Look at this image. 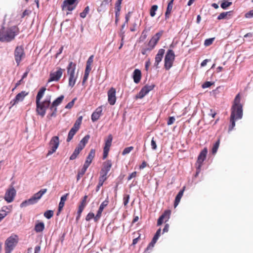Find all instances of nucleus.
Listing matches in <instances>:
<instances>
[{"mask_svg":"<svg viewBox=\"0 0 253 253\" xmlns=\"http://www.w3.org/2000/svg\"><path fill=\"white\" fill-rule=\"evenodd\" d=\"M46 88L42 87L36 96V112L38 115L43 117L46 113V110L48 108L50 104L51 96L46 95L44 100L41 101V99L44 95Z\"/></svg>","mask_w":253,"mask_h":253,"instance_id":"obj_1","label":"nucleus"},{"mask_svg":"<svg viewBox=\"0 0 253 253\" xmlns=\"http://www.w3.org/2000/svg\"><path fill=\"white\" fill-rule=\"evenodd\" d=\"M243 116L242 106L240 104V97L239 94L236 95L234 104L232 106L230 116L231 125L229 127V131L232 130L235 126V121L241 119Z\"/></svg>","mask_w":253,"mask_h":253,"instance_id":"obj_2","label":"nucleus"},{"mask_svg":"<svg viewBox=\"0 0 253 253\" xmlns=\"http://www.w3.org/2000/svg\"><path fill=\"white\" fill-rule=\"evenodd\" d=\"M18 33V28L16 26H12L8 28L2 27L0 29V41L10 42L15 39Z\"/></svg>","mask_w":253,"mask_h":253,"instance_id":"obj_3","label":"nucleus"},{"mask_svg":"<svg viewBox=\"0 0 253 253\" xmlns=\"http://www.w3.org/2000/svg\"><path fill=\"white\" fill-rule=\"evenodd\" d=\"M18 241V237L16 235H12L5 242V253H11Z\"/></svg>","mask_w":253,"mask_h":253,"instance_id":"obj_4","label":"nucleus"},{"mask_svg":"<svg viewBox=\"0 0 253 253\" xmlns=\"http://www.w3.org/2000/svg\"><path fill=\"white\" fill-rule=\"evenodd\" d=\"M82 119L83 117L80 116L76 121L75 123L74 124L73 127L70 129V130L69 132L68 137L67 138V142H70L72 139L74 135L79 130L82 123Z\"/></svg>","mask_w":253,"mask_h":253,"instance_id":"obj_5","label":"nucleus"},{"mask_svg":"<svg viewBox=\"0 0 253 253\" xmlns=\"http://www.w3.org/2000/svg\"><path fill=\"white\" fill-rule=\"evenodd\" d=\"M174 58L173 51L171 49L168 50L165 57V68L166 70H168L172 67Z\"/></svg>","mask_w":253,"mask_h":253,"instance_id":"obj_6","label":"nucleus"},{"mask_svg":"<svg viewBox=\"0 0 253 253\" xmlns=\"http://www.w3.org/2000/svg\"><path fill=\"white\" fill-rule=\"evenodd\" d=\"M59 145V140L58 136H55L51 138L49 143V150L47 154V156L54 153L57 149Z\"/></svg>","mask_w":253,"mask_h":253,"instance_id":"obj_7","label":"nucleus"},{"mask_svg":"<svg viewBox=\"0 0 253 253\" xmlns=\"http://www.w3.org/2000/svg\"><path fill=\"white\" fill-rule=\"evenodd\" d=\"M14 54L15 60L17 65L18 66L22 59L25 57L24 48L22 46H17L15 49Z\"/></svg>","mask_w":253,"mask_h":253,"instance_id":"obj_8","label":"nucleus"},{"mask_svg":"<svg viewBox=\"0 0 253 253\" xmlns=\"http://www.w3.org/2000/svg\"><path fill=\"white\" fill-rule=\"evenodd\" d=\"M16 194V191L13 186L8 188L5 193L4 199L8 203L13 201Z\"/></svg>","mask_w":253,"mask_h":253,"instance_id":"obj_9","label":"nucleus"},{"mask_svg":"<svg viewBox=\"0 0 253 253\" xmlns=\"http://www.w3.org/2000/svg\"><path fill=\"white\" fill-rule=\"evenodd\" d=\"M208 153V150L207 148H204L200 153L199 154L198 160H197V163L198 164V166L197 167V170L196 172V174L195 176L198 175V173L200 172V168L202 166V164L204 161L205 160L206 158V156Z\"/></svg>","mask_w":253,"mask_h":253,"instance_id":"obj_10","label":"nucleus"},{"mask_svg":"<svg viewBox=\"0 0 253 253\" xmlns=\"http://www.w3.org/2000/svg\"><path fill=\"white\" fill-rule=\"evenodd\" d=\"M28 94V92L25 91H22L18 93L15 97L10 101V104L11 105V107L10 108L18 104L19 102L22 101Z\"/></svg>","mask_w":253,"mask_h":253,"instance_id":"obj_11","label":"nucleus"},{"mask_svg":"<svg viewBox=\"0 0 253 253\" xmlns=\"http://www.w3.org/2000/svg\"><path fill=\"white\" fill-rule=\"evenodd\" d=\"M64 71V69L58 67L57 68L56 71L50 73V78L48 80V82L52 81H58L61 77Z\"/></svg>","mask_w":253,"mask_h":253,"instance_id":"obj_12","label":"nucleus"},{"mask_svg":"<svg viewBox=\"0 0 253 253\" xmlns=\"http://www.w3.org/2000/svg\"><path fill=\"white\" fill-rule=\"evenodd\" d=\"M112 167V162L111 160H107L103 163V167L100 172V176L107 177V175Z\"/></svg>","mask_w":253,"mask_h":253,"instance_id":"obj_13","label":"nucleus"},{"mask_svg":"<svg viewBox=\"0 0 253 253\" xmlns=\"http://www.w3.org/2000/svg\"><path fill=\"white\" fill-rule=\"evenodd\" d=\"M154 84L146 85L141 89L139 93L136 95V98H142L149 91L152 90L154 88Z\"/></svg>","mask_w":253,"mask_h":253,"instance_id":"obj_14","label":"nucleus"},{"mask_svg":"<svg viewBox=\"0 0 253 253\" xmlns=\"http://www.w3.org/2000/svg\"><path fill=\"white\" fill-rule=\"evenodd\" d=\"M108 101L111 105H113L116 101V89L112 87L108 91Z\"/></svg>","mask_w":253,"mask_h":253,"instance_id":"obj_15","label":"nucleus"},{"mask_svg":"<svg viewBox=\"0 0 253 253\" xmlns=\"http://www.w3.org/2000/svg\"><path fill=\"white\" fill-rule=\"evenodd\" d=\"M163 31H161L156 33L149 41L148 43L149 46L151 47L152 48H154L155 45L157 44L158 42L160 40Z\"/></svg>","mask_w":253,"mask_h":253,"instance_id":"obj_16","label":"nucleus"},{"mask_svg":"<svg viewBox=\"0 0 253 253\" xmlns=\"http://www.w3.org/2000/svg\"><path fill=\"white\" fill-rule=\"evenodd\" d=\"M165 49L161 48L160 49L156 55L155 58V63L154 66L156 67V68H159V64L161 62L163 57L164 54H165Z\"/></svg>","mask_w":253,"mask_h":253,"instance_id":"obj_17","label":"nucleus"},{"mask_svg":"<svg viewBox=\"0 0 253 253\" xmlns=\"http://www.w3.org/2000/svg\"><path fill=\"white\" fill-rule=\"evenodd\" d=\"M109 201L107 199L105 200L104 202H103L101 205H100L99 208L97 211V213L96 216L94 217V221H97L99 218H100L102 212L104 209V208L108 205Z\"/></svg>","mask_w":253,"mask_h":253,"instance_id":"obj_18","label":"nucleus"},{"mask_svg":"<svg viewBox=\"0 0 253 253\" xmlns=\"http://www.w3.org/2000/svg\"><path fill=\"white\" fill-rule=\"evenodd\" d=\"M47 192V189H42L38 192L35 193L31 199L34 203H37L38 201L42 198L43 194Z\"/></svg>","mask_w":253,"mask_h":253,"instance_id":"obj_19","label":"nucleus"},{"mask_svg":"<svg viewBox=\"0 0 253 253\" xmlns=\"http://www.w3.org/2000/svg\"><path fill=\"white\" fill-rule=\"evenodd\" d=\"M102 107H98L95 111L92 114L91 120L94 122L98 120L102 114Z\"/></svg>","mask_w":253,"mask_h":253,"instance_id":"obj_20","label":"nucleus"},{"mask_svg":"<svg viewBox=\"0 0 253 253\" xmlns=\"http://www.w3.org/2000/svg\"><path fill=\"white\" fill-rule=\"evenodd\" d=\"M170 214V211H166L159 218L157 222V225L158 226L161 225L163 222L164 219H166V221H167L169 218Z\"/></svg>","mask_w":253,"mask_h":253,"instance_id":"obj_21","label":"nucleus"},{"mask_svg":"<svg viewBox=\"0 0 253 253\" xmlns=\"http://www.w3.org/2000/svg\"><path fill=\"white\" fill-rule=\"evenodd\" d=\"M76 64L73 62H70L67 68L68 75H75Z\"/></svg>","mask_w":253,"mask_h":253,"instance_id":"obj_22","label":"nucleus"},{"mask_svg":"<svg viewBox=\"0 0 253 253\" xmlns=\"http://www.w3.org/2000/svg\"><path fill=\"white\" fill-rule=\"evenodd\" d=\"M174 0H170L168 4L166 11L165 12V18L166 19H168L169 17V15L172 11L173 7V2Z\"/></svg>","mask_w":253,"mask_h":253,"instance_id":"obj_23","label":"nucleus"},{"mask_svg":"<svg viewBox=\"0 0 253 253\" xmlns=\"http://www.w3.org/2000/svg\"><path fill=\"white\" fill-rule=\"evenodd\" d=\"M64 96L63 95H61L58 97L56 99H55L52 103L50 107V110H52L54 108H56L57 106H58L62 101L64 99Z\"/></svg>","mask_w":253,"mask_h":253,"instance_id":"obj_24","label":"nucleus"},{"mask_svg":"<svg viewBox=\"0 0 253 253\" xmlns=\"http://www.w3.org/2000/svg\"><path fill=\"white\" fill-rule=\"evenodd\" d=\"M44 229V224L43 222H39L37 221L35 226V231L37 232H41Z\"/></svg>","mask_w":253,"mask_h":253,"instance_id":"obj_25","label":"nucleus"},{"mask_svg":"<svg viewBox=\"0 0 253 253\" xmlns=\"http://www.w3.org/2000/svg\"><path fill=\"white\" fill-rule=\"evenodd\" d=\"M68 195V194L67 193L61 197L60 201L59 204L58 211L57 214H58V213L62 211L63 207L64 206L65 202L67 200Z\"/></svg>","mask_w":253,"mask_h":253,"instance_id":"obj_26","label":"nucleus"},{"mask_svg":"<svg viewBox=\"0 0 253 253\" xmlns=\"http://www.w3.org/2000/svg\"><path fill=\"white\" fill-rule=\"evenodd\" d=\"M141 72L138 69H135L133 72V78L134 83H138L141 79Z\"/></svg>","mask_w":253,"mask_h":253,"instance_id":"obj_27","label":"nucleus"},{"mask_svg":"<svg viewBox=\"0 0 253 253\" xmlns=\"http://www.w3.org/2000/svg\"><path fill=\"white\" fill-rule=\"evenodd\" d=\"M184 191V187L183 188L182 190H180L178 192V194L176 195L174 203V208H176L179 204V203L180 201V200L183 195Z\"/></svg>","mask_w":253,"mask_h":253,"instance_id":"obj_28","label":"nucleus"},{"mask_svg":"<svg viewBox=\"0 0 253 253\" xmlns=\"http://www.w3.org/2000/svg\"><path fill=\"white\" fill-rule=\"evenodd\" d=\"M113 137L111 134L108 135L107 139L105 141V146L104 148L110 149L111 146Z\"/></svg>","mask_w":253,"mask_h":253,"instance_id":"obj_29","label":"nucleus"},{"mask_svg":"<svg viewBox=\"0 0 253 253\" xmlns=\"http://www.w3.org/2000/svg\"><path fill=\"white\" fill-rule=\"evenodd\" d=\"M35 203H34L33 200H32L31 198L29 199L28 200H25L23 201L21 204H20V207L23 208L27 207L31 205L35 204Z\"/></svg>","mask_w":253,"mask_h":253,"instance_id":"obj_30","label":"nucleus"},{"mask_svg":"<svg viewBox=\"0 0 253 253\" xmlns=\"http://www.w3.org/2000/svg\"><path fill=\"white\" fill-rule=\"evenodd\" d=\"M107 177H103V176H100L99 178V182L96 187V191L97 192L99 190L101 186L103 184L104 182L107 179Z\"/></svg>","mask_w":253,"mask_h":253,"instance_id":"obj_31","label":"nucleus"},{"mask_svg":"<svg viewBox=\"0 0 253 253\" xmlns=\"http://www.w3.org/2000/svg\"><path fill=\"white\" fill-rule=\"evenodd\" d=\"M69 76V85L71 87H73L76 83L77 78L75 77V75Z\"/></svg>","mask_w":253,"mask_h":253,"instance_id":"obj_32","label":"nucleus"},{"mask_svg":"<svg viewBox=\"0 0 253 253\" xmlns=\"http://www.w3.org/2000/svg\"><path fill=\"white\" fill-rule=\"evenodd\" d=\"M95 154V151L94 149H91L88 156L86 158V160L91 163L93 159Z\"/></svg>","mask_w":253,"mask_h":253,"instance_id":"obj_33","label":"nucleus"},{"mask_svg":"<svg viewBox=\"0 0 253 253\" xmlns=\"http://www.w3.org/2000/svg\"><path fill=\"white\" fill-rule=\"evenodd\" d=\"M232 2L229 0H224L221 4V7L223 9H226L228 7L232 4Z\"/></svg>","mask_w":253,"mask_h":253,"instance_id":"obj_34","label":"nucleus"},{"mask_svg":"<svg viewBox=\"0 0 253 253\" xmlns=\"http://www.w3.org/2000/svg\"><path fill=\"white\" fill-rule=\"evenodd\" d=\"M219 143H220V140L218 139L215 142V143L213 145V146L212 148V153L213 154H215L216 153V152L218 149L219 146Z\"/></svg>","mask_w":253,"mask_h":253,"instance_id":"obj_35","label":"nucleus"},{"mask_svg":"<svg viewBox=\"0 0 253 253\" xmlns=\"http://www.w3.org/2000/svg\"><path fill=\"white\" fill-rule=\"evenodd\" d=\"M71 5L72 4L64 3V2L62 6V8L63 10H68L70 11H72L75 8V7L71 6Z\"/></svg>","mask_w":253,"mask_h":253,"instance_id":"obj_36","label":"nucleus"},{"mask_svg":"<svg viewBox=\"0 0 253 253\" xmlns=\"http://www.w3.org/2000/svg\"><path fill=\"white\" fill-rule=\"evenodd\" d=\"M7 209V207H2V209L0 211V217L3 219L5 217L7 214V212L6 211V210Z\"/></svg>","mask_w":253,"mask_h":253,"instance_id":"obj_37","label":"nucleus"},{"mask_svg":"<svg viewBox=\"0 0 253 253\" xmlns=\"http://www.w3.org/2000/svg\"><path fill=\"white\" fill-rule=\"evenodd\" d=\"M158 7L157 5H153L151 7V8L150 9V14L152 17H154L155 15V14H156L155 12L157 10Z\"/></svg>","mask_w":253,"mask_h":253,"instance_id":"obj_38","label":"nucleus"},{"mask_svg":"<svg viewBox=\"0 0 253 253\" xmlns=\"http://www.w3.org/2000/svg\"><path fill=\"white\" fill-rule=\"evenodd\" d=\"M89 7L88 6H87L86 7H85L84 10L80 13V16L83 18H85L86 17V15L89 12Z\"/></svg>","mask_w":253,"mask_h":253,"instance_id":"obj_39","label":"nucleus"},{"mask_svg":"<svg viewBox=\"0 0 253 253\" xmlns=\"http://www.w3.org/2000/svg\"><path fill=\"white\" fill-rule=\"evenodd\" d=\"M89 138L90 136L86 135L80 141V143L85 146L86 144L88 142Z\"/></svg>","mask_w":253,"mask_h":253,"instance_id":"obj_40","label":"nucleus"},{"mask_svg":"<svg viewBox=\"0 0 253 253\" xmlns=\"http://www.w3.org/2000/svg\"><path fill=\"white\" fill-rule=\"evenodd\" d=\"M133 149V147L130 146L126 148H125L123 151L122 152L123 155H126L128 153H129Z\"/></svg>","mask_w":253,"mask_h":253,"instance_id":"obj_41","label":"nucleus"},{"mask_svg":"<svg viewBox=\"0 0 253 253\" xmlns=\"http://www.w3.org/2000/svg\"><path fill=\"white\" fill-rule=\"evenodd\" d=\"M44 215L47 219H50L53 215V211L51 210L47 211L44 212Z\"/></svg>","mask_w":253,"mask_h":253,"instance_id":"obj_42","label":"nucleus"},{"mask_svg":"<svg viewBox=\"0 0 253 253\" xmlns=\"http://www.w3.org/2000/svg\"><path fill=\"white\" fill-rule=\"evenodd\" d=\"M231 12V11L228 12H223L221 13L217 17L218 20H221L224 19L226 16Z\"/></svg>","mask_w":253,"mask_h":253,"instance_id":"obj_43","label":"nucleus"},{"mask_svg":"<svg viewBox=\"0 0 253 253\" xmlns=\"http://www.w3.org/2000/svg\"><path fill=\"white\" fill-rule=\"evenodd\" d=\"M123 0H118L115 4V9L117 10V12H119L121 10V4Z\"/></svg>","mask_w":253,"mask_h":253,"instance_id":"obj_44","label":"nucleus"},{"mask_svg":"<svg viewBox=\"0 0 253 253\" xmlns=\"http://www.w3.org/2000/svg\"><path fill=\"white\" fill-rule=\"evenodd\" d=\"M79 153H80L79 151H78L76 149H75L73 154L71 155V156L70 157V160H75L77 157V156Z\"/></svg>","mask_w":253,"mask_h":253,"instance_id":"obj_45","label":"nucleus"},{"mask_svg":"<svg viewBox=\"0 0 253 253\" xmlns=\"http://www.w3.org/2000/svg\"><path fill=\"white\" fill-rule=\"evenodd\" d=\"M214 38H210V39H206L204 42L205 45L207 46H209L214 41Z\"/></svg>","mask_w":253,"mask_h":253,"instance_id":"obj_46","label":"nucleus"},{"mask_svg":"<svg viewBox=\"0 0 253 253\" xmlns=\"http://www.w3.org/2000/svg\"><path fill=\"white\" fill-rule=\"evenodd\" d=\"M86 170L82 169L80 171H79L78 175H77V180H79L81 177L83 176V175L85 173Z\"/></svg>","mask_w":253,"mask_h":253,"instance_id":"obj_47","label":"nucleus"},{"mask_svg":"<svg viewBox=\"0 0 253 253\" xmlns=\"http://www.w3.org/2000/svg\"><path fill=\"white\" fill-rule=\"evenodd\" d=\"M153 49V48H152L151 47L149 46L148 48H142L141 50V53L143 55H146L148 52L150 51Z\"/></svg>","mask_w":253,"mask_h":253,"instance_id":"obj_48","label":"nucleus"},{"mask_svg":"<svg viewBox=\"0 0 253 253\" xmlns=\"http://www.w3.org/2000/svg\"><path fill=\"white\" fill-rule=\"evenodd\" d=\"M76 99V98H74L71 102H69L65 106V108H66V109L71 108L73 106Z\"/></svg>","mask_w":253,"mask_h":253,"instance_id":"obj_49","label":"nucleus"},{"mask_svg":"<svg viewBox=\"0 0 253 253\" xmlns=\"http://www.w3.org/2000/svg\"><path fill=\"white\" fill-rule=\"evenodd\" d=\"M151 147H152V149L153 150H156L157 148V145L156 144V141L154 140V138H152V140H151Z\"/></svg>","mask_w":253,"mask_h":253,"instance_id":"obj_50","label":"nucleus"},{"mask_svg":"<svg viewBox=\"0 0 253 253\" xmlns=\"http://www.w3.org/2000/svg\"><path fill=\"white\" fill-rule=\"evenodd\" d=\"M161 232V229L160 228L157 231L155 235H154V237L153 238L154 241H157L158 240L159 236H160Z\"/></svg>","mask_w":253,"mask_h":253,"instance_id":"obj_51","label":"nucleus"},{"mask_svg":"<svg viewBox=\"0 0 253 253\" xmlns=\"http://www.w3.org/2000/svg\"><path fill=\"white\" fill-rule=\"evenodd\" d=\"M124 204L126 206L127 205L129 202V195H126L124 197Z\"/></svg>","mask_w":253,"mask_h":253,"instance_id":"obj_52","label":"nucleus"},{"mask_svg":"<svg viewBox=\"0 0 253 253\" xmlns=\"http://www.w3.org/2000/svg\"><path fill=\"white\" fill-rule=\"evenodd\" d=\"M93 57L94 56L93 55H91L88 59H87V61L86 62V65L88 66H91V64L93 61Z\"/></svg>","mask_w":253,"mask_h":253,"instance_id":"obj_53","label":"nucleus"},{"mask_svg":"<svg viewBox=\"0 0 253 253\" xmlns=\"http://www.w3.org/2000/svg\"><path fill=\"white\" fill-rule=\"evenodd\" d=\"M94 214L92 212H89L86 216L85 219L86 221H89L92 218H94Z\"/></svg>","mask_w":253,"mask_h":253,"instance_id":"obj_54","label":"nucleus"},{"mask_svg":"<svg viewBox=\"0 0 253 253\" xmlns=\"http://www.w3.org/2000/svg\"><path fill=\"white\" fill-rule=\"evenodd\" d=\"M52 113L50 114L47 117H55L56 116L57 108H54L52 110H51Z\"/></svg>","mask_w":253,"mask_h":253,"instance_id":"obj_55","label":"nucleus"},{"mask_svg":"<svg viewBox=\"0 0 253 253\" xmlns=\"http://www.w3.org/2000/svg\"><path fill=\"white\" fill-rule=\"evenodd\" d=\"M213 83H211V82H206L204 84L202 85V87L203 88H208L210 86H211Z\"/></svg>","mask_w":253,"mask_h":253,"instance_id":"obj_56","label":"nucleus"},{"mask_svg":"<svg viewBox=\"0 0 253 253\" xmlns=\"http://www.w3.org/2000/svg\"><path fill=\"white\" fill-rule=\"evenodd\" d=\"M245 17L247 18H251L253 17V9L246 13L245 14Z\"/></svg>","mask_w":253,"mask_h":253,"instance_id":"obj_57","label":"nucleus"},{"mask_svg":"<svg viewBox=\"0 0 253 253\" xmlns=\"http://www.w3.org/2000/svg\"><path fill=\"white\" fill-rule=\"evenodd\" d=\"M109 150L110 149L104 148L103 159H105L107 157Z\"/></svg>","mask_w":253,"mask_h":253,"instance_id":"obj_58","label":"nucleus"},{"mask_svg":"<svg viewBox=\"0 0 253 253\" xmlns=\"http://www.w3.org/2000/svg\"><path fill=\"white\" fill-rule=\"evenodd\" d=\"M175 118L174 117H170L168 121L167 124L168 125H172L175 121Z\"/></svg>","mask_w":253,"mask_h":253,"instance_id":"obj_59","label":"nucleus"},{"mask_svg":"<svg viewBox=\"0 0 253 253\" xmlns=\"http://www.w3.org/2000/svg\"><path fill=\"white\" fill-rule=\"evenodd\" d=\"M90 164V162L86 160L82 169L86 170L88 168Z\"/></svg>","mask_w":253,"mask_h":253,"instance_id":"obj_60","label":"nucleus"},{"mask_svg":"<svg viewBox=\"0 0 253 253\" xmlns=\"http://www.w3.org/2000/svg\"><path fill=\"white\" fill-rule=\"evenodd\" d=\"M84 207H85V204H81V205H80L79 209H78V213L79 214L82 212Z\"/></svg>","mask_w":253,"mask_h":253,"instance_id":"obj_61","label":"nucleus"},{"mask_svg":"<svg viewBox=\"0 0 253 253\" xmlns=\"http://www.w3.org/2000/svg\"><path fill=\"white\" fill-rule=\"evenodd\" d=\"M84 147L85 146H84L83 144L79 143L78 146L76 147L75 149H76L78 151H79L80 152Z\"/></svg>","mask_w":253,"mask_h":253,"instance_id":"obj_62","label":"nucleus"},{"mask_svg":"<svg viewBox=\"0 0 253 253\" xmlns=\"http://www.w3.org/2000/svg\"><path fill=\"white\" fill-rule=\"evenodd\" d=\"M136 176V171H134L133 172H132L128 177L127 178V179L128 180H130V179H131L132 178H134Z\"/></svg>","mask_w":253,"mask_h":253,"instance_id":"obj_63","label":"nucleus"},{"mask_svg":"<svg viewBox=\"0 0 253 253\" xmlns=\"http://www.w3.org/2000/svg\"><path fill=\"white\" fill-rule=\"evenodd\" d=\"M157 241H154L153 239H152V241L151 242V243L149 244V246H148L147 249L148 250L150 248H152L155 244L156 243Z\"/></svg>","mask_w":253,"mask_h":253,"instance_id":"obj_64","label":"nucleus"}]
</instances>
